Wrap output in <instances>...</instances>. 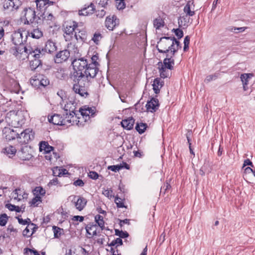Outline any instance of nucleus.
Segmentation results:
<instances>
[{"label": "nucleus", "mask_w": 255, "mask_h": 255, "mask_svg": "<svg viewBox=\"0 0 255 255\" xmlns=\"http://www.w3.org/2000/svg\"><path fill=\"white\" fill-rule=\"evenodd\" d=\"M159 106V101L156 98H152L145 105L146 111L151 113L155 112L158 109Z\"/></svg>", "instance_id": "obj_14"}, {"label": "nucleus", "mask_w": 255, "mask_h": 255, "mask_svg": "<svg viewBox=\"0 0 255 255\" xmlns=\"http://www.w3.org/2000/svg\"><path fill=\"white\" fill-rule=\"evenodd\" d=\"M101 38L102 35L100 33H95L92 38V40L95 43L98 44Z\"/></svg>", "instance_id": "obj_52"}, {"label": "nucleus", "mask_w": 255, "mask_h": 255, "mask_svg": "<svg viewBox=\"0 0 255 255\" xmlns=\"http://www.w3.org/2000/svg\"><path fill=\"white\" fill-rule=\"evenodd\" d=\"M53 149V147L49 145L46 141H41L39 143V150L40 151H44L47 153H50L51 151Z\"/></svg>", "instance_id": "obj_28"}, {"label": "nucleus", "mask_w": 255, "mask_h": 255, "mask_svg": "<svg viewBox=\"0 0 255 255\" xmlns=\"http://www.w3.org/2000/svg\"><path fill=\"white\" fill-rule=\"evenodd\" d=\"M53 175L54 176H61L68 174V172L66 169L63 168H60L57 166L55 167L52 169Z\"/></svg>", "instance_id": "obj_31"}, {"label": "nucleus", "mask_w": 255, "mask_h": 255, "mask_svg": "<svg viewBox=\"0 0 255 255\" xmlns=\"http://www.w3.org/2000/svg\"><path fill=\"white\" fill-rule=\"evenodd\" d=\"M97 225H88L86 227L87 233L89 235L94 236L97 234Z\"/></svg>", "instance_id": "obj_33"}, {"label": "nucleus", "mask_w": 255, "mask_h": 255, "mask_svg": "<svg viewBox=\"0 0 255 255\" xmlns=\"http://www.w3.org/2000/svg\"><path fill=\"white\" fill-rule=\"evenodd\" d=\"M184 12L186 15L192 16L195 14L194 11L191 10L190 8V3L188 2L184 6L183 9Z\"/></svg>", "instance_id": "obj_38"}, {"label": "nucleus", "mask_w": 255, "mask_h": 255, "mask_svg": "<svg viewBox=\"0 0 255 255\" xmlns=\"http://www.w3.org/2000/svg\"><path fill=\"white\" fill-rule=\"evenodd\" d=\"M71 38L83 44L87 39L86 31L84 29L80 30L77 27L73 37H72Z\"/></svg>", "instance_id": "obj_13"}, {"label": "nucleus", "mask_w": 255, "mask_h": 255, "mask_svg": "<svg viewBox=\"0 0 255 255\" xmlns=\"http://www.w3.org/2000/svg\"><path fill=\"white\" fill-rule=\"evenodd\" d=\"M74 185L76 186L82 187L84 185V182L81 179H78L74 181Z\"/></svg>", "instance_id": "obj_60"}, {"label": "nucleus", "mask_w": 255, "mask_h": 255, "mask_svg": "<svg viewBox=\"0 0 255 255\" xmlns=\"http://www.w3.org/2000/svg\"><path fill=\"white\" fill-rule=\"evenodd\" d=\"M247 165H250L251 167H253V163L249 159H246L244 161L243 166V168H245Z\"/></svg>", "instance_id": "obj_61"}, {"label": "nucleus", "mask_w": 255, "mask_h": 255, "mask_svg": "<svg viewBox=\"0 0 255 255\" xmlns=\"http://www.w3.org/2000/svg\"><path fill=\"white\" fill-rule=\"evenodd\" d=\"M38 77L40 78V82L41 87H45L49 84V80L45 76L38 74Z\"/></svg>", "instance_id": "obj_36"}, {"label": "nucleus", "mask_w": 255, "mask_h": 255, "mask_svg": "<svg viewBox=\"0 0 255 255\" xmlns=\"http://www.w3.org/2000/svg\"><path fill=\"white\" fill-rule=\"evenodd\" d=\"M23 49L24 50L21 52L23 48L22 49L18 48L16 50L15 56L17 58L22 60L28 58L30 55L34 57V59L31 60L30 62V68L31 70H35L41 64V62L39 58L43 55L42 53L43 50L41 49V50L40 49L32 47L31 46L24 47Z\"/></svg>", "instance_id": "obj_2"}, {"label": "nucleus", "mask_w": 255, "mask_h": 255, "mask_svg": "<svg viewBox=\"0 0 255 255\" xmlns=\"http://www.w3.org/2000/svg\"><path fill=\"white\" fill-rule=\"evenodd\" d=\"M188 22V21L186 20V19L184 16H180L178 19L179 27L187 26Z\"/></svg>", "instance_id": "obj_46"}, {"label": "nucleus", "mask_w": 255, "mask_h": 255, "mask_svg": "<svg viewBox=\"0 0 255 255\" xmlns=\"http://www.w3.org/2000/svg\"><path fill=\"white\" fill-rule=\"evenodd\" d=\"M41 202V198L39 196H35L34 198H33L30 203L31 205L36 206L39 204V203Z\"/></svg>", "instance_id": "obj_45"}, {"label": "nucleus", "mask_w": 255, "mask_h": 255, "mask_svg": "<svg viewBox=\"0 0 255 255\" xmlns=\"http://www.w3.org/2000/svg\"><path fill=\"white\" fill-rule=\"evenodd\" d=\"M53 229L54 234V237L55 238H58L61 235V229L55 226L53 227Z\"/></svg>", "instance_id": "obj_53"}, {"label": "nucleus", "mask_w": 255, "mask_h": 255, "mask_svg": "<svg viewBox=\"0 0 255 255\" xmlns=\"http://www.w3.org/2000/svg\"><path fill=\"white\" fill-rule=\"evenodd\" d=\"M115 234L122 238H127L128 236V234L127 232L119 231V230H115Z\"/></svg>", "instance_id": "obj_48"}, {"label": "nucleus", "mask_w": 255, "mask_h": 255, "mask_svg": "<svg viewBox=\"0 0 255 255\" xmlns=\"http://www.w3.org/2000/svg\"><path fill=\"white\" fill-rule=\"evenodd\" d=\"M78 27L77 23L75 21L67 22L64 25V37L66 41H69L73 37V32Z\"/></svg>", "instance_id": "obj_8"}, {"label": "nucleus", "mask_w": 255, "mask_h": 255, "mask_svg": "<svg viewBox=\"0 0 255 255\" xmlns=\"http://www.w3.org/2000/svg\"><path fill=\"white\" fill-rule=\"evenodd\" d=\"M17 114L18 111L14 110L10 111L6 114V120L8 119L9 122H10L11 124L15 125L18 120Z\"/></svg>", "instance_id": "obj_23"}, {"label": "nucleus", "mask_w": 255, "mask_h": 255, "mask_svg": "<svg viewBox=\"0 0 255 255\" xmlns=\"http://www.w3.org/2000/svg\"><path fill=\"white\" fill-rule=\"evenodd\" d=\"M153 25L154 27H155L156 29H158L161 27L164 26V21L161 17L159 16L154 20Z\"/></svg>", "instance_id": "obj_34"}, {"label": "nucleus", "mask_w": 255, "mask_h": 255, "mask_svg": "<svg viewBox=\"0 0 255 255\" xmlns=\"http://www.w3.org/2000/svg\"><path fill=\"white\" fill-rule=\"evenodd\" d=\"M34 138V133L31 129L27 128L19 133L18 141L21 143H27Z\"/></svg>", "instance_id": "obj_12"}, {"label": "nucleus", "mask_w": 255, "mask_h": 255, "mask_svg": "<svg viewBox=\"0 0 255 255\" xmlns=\"http://www.w3.org/2000/svg\"><path fill=\"white\" fill-rule=\"evenodd\" d=\"M5 150L6 153L9 155V157L13 156L16 153V150L14 146L9 145L5 148Z\"/></svg>", "instance_id": "obj_41"}, {"label": "nucleus", "mask_w": 255, "mask_h": 255, "mask_svg": "<svg viewBox=\"0 0 255 255\" xmlns=\"http://www.w3.org/2000/svg\"><path fill=\"white\" fill-rule=\"evenodd\" d=\"M124 168L123 164H118L116 165H111L108 167L109 170H111L114 172L119 171L120 170Z\"/></svg>", "instance_id": "obj_43"}, {"label": "nucleus", "mask_w": 255, "mask_h": 255, "mask_svg": "<svg viewBox=\"0 0 255 255\" xmlns=\"http://www.w3.org/2000/svg\"><path fill=\"white\" fill-rule=\"evenodd\" d=\"M28 31L26 30H24L21 29H18L17 30L14 31L11 35V38L12 43L16 46H19L18 47H15V51L13 53L14 55H15L16 53V50L18 48H20L22 49V48H24L25 46L22 45L23 43V42H25L27 39L28 36ZM28 46H26L25 47H28ZM24 50L23 49L21 52Z\"/></svg>", "instance_id": "obj_5"}, {"label": "nucleus", "mask_w": 255, "mask_h": 255, "mask_svg": "<svg viewBox=\"0 0 255 255\" xmlns=\"http://www.w3.org/2000/svg\"><path fill=\"white\" fill-rule=\"evenodd\" d=\"M72 64L74 70L72 77L73 81L72 89L80 96L87 97L89 94L86 85L91 79L96 77L99 69L94 64H89L84 58L74 59Z\"/></svg>", "instance_id": "obj_1"}, {"label": "nucleus", "mask_w": 255, "mask_h": 255, "mask_svg": "<svg viewBox=\"0 0 255 255\" xmlns=\"http://www.w3.org/2000/svg\"><path fill=\"white\" fill-rule=\"evenodd\" d=\"M168 57V55H167V57L163 60V63L159 62L158 64H159L160 66L171 70L173 69L174 60L172 58V56H171L170 57Z\"/></svg>", "instance_id": "obj_21"}, {"label": "nucleus", "mask_w": 255, "mask_h": 255, "mask_svg": "<svg viewBox=\"0 0 255 255\" xmlns=\"http://www.w3.org/2000/svg\"><path fill=\"white\" fill-rule=\"evenodd\" d=\"M71 118L73 117H68L64 116L62 117L59 114H54L50 118L48 117V121L54 125L65 126L68 124L72 125L71 122L73 121H72Z\"/></svg>", "instance_id": "obj_7"}, {"label": "nucleus", "mask_w": 255, "mask_h": 255, "mask_svg": "<svg viewBox=\"0 0 255 255\" xmlns=\"http://www.w3.org/2000/svg\"><path fill=\"white\" fill-rule=\"evenodd\" d=\"M18 223L20 224L25 225L28 224V223H30V220L29 219L27 218L26 220H23L22 218H20L19 217L17 218Z\"/></svg>", "instance_id": "obj_57"}, {"label": "nucleus", "mask_w": 255, "mask_h": 255, "mask_svg": "<svg viewBox=\"0 0 255 255\" xmlns=\"http://www.w3.org/2000/svg\"><path fill=\"white\" fill-rule=\"evenodd\" d=\"M76 103L74 102L69 101L67 102L66 104L65 105L64 111V113L63 114L64 116L65 117H73L71 118L72 125L76 124L78 125L79 121L77 120V114H76Z\"/></svg>", "instance_id": "obj_6"}, {"label": "nucleus", "mask_w": 255, "mask_h": 255, "mask_svg": "<svg viewBox=\"0 0 255 255\" xmlns=\"http://www.w3.org/2000/svg\"><path fill=\"white\" fill-rule=\"evenodd\" d=\"M108 0H99L98 4L102 7H106L108 4Z\"/></svg>", "instance_id": "obj_58"}, {"label": "nucleus", "mask_w": 255, "mask_h": 255, "mask_svg": "<svg viewBox=\"0 0 255 255\" xmlns=\"http://www.w3.org/2000/svg\"><path fill=\"white\" fill-rule=\"evenodd\" d=\"M134 120L132 118H129L128 119L123 120L121 122L122 127L128 130L133 128Z\"/></svg>", "instance_id": "obj_26"}, {"label": "nucleus", "mask_w": 255, "mask_h": 255, "mask_svg": "<svg viewBox=\"0 0 255 255\" xmlns=\"http://www.w3.org/2000/svg\"><path fill=\"white\" fill-rule=\"evenodd\" d=\"M163 82L161 81L160 78H156L153 81L152 84L153 90L155 94H158L160 92V88L162 87Z\"/></svg>", "instance_id": "obj_30"}, {"label": "nucleus", "mask_w": 255, "mask_h": 255, "mask_svg": "<svg viewBox=\"0 0 255 255\" xmlns=\"http://www.w3.org/2000/svg\"><path fill=\"white\" fill-rule=\"evenodd\" d=\"M69 41H71V42L68 44L67 50L70 51V54L72 56L75 58L79 57L80 56V47L82 44L72 38Z\"/></svg>", "instance_id": "obj_9"}, {"label": "nucleus", "mask_w": 255, "mask_h": 255, "mask_svg": "<svg viewBox=\"0 0 255 255\" xmlns=\"http://www.w3.org/2000/svg\"><path fill=\"white\" fill-rule=\"evenodd\" d=\"M20 5L18 0H5L3 3V8L12 11L17 9Z\"/></svg>", "instance_id": "obj_17"}, {"label": "nucleus", "mask_w": 255, "mask_h": 255, "mask_svg": "<svg viewBox=\"0 0 255 255\" xmlns=\"http://www.w3.org/2000/svg\"><path fill=\"white\" fill-rule=\"evenodd\" d=\"M25 17L24 24H38L43 20L42 13H38L33 8L31 7L25 8L24 10Z\"/></svg>", "instance_id": "obj_4"}, {"label": "nucleus", "mask_w": 255, "mask_h": 255, "mask_svg": "<svg viewBox=\"0 0 255 255\" xmlns=\"http://www.w3.org/2000/svg\"><path fill=\"white\" fill-rule=\"evenodd\" d=\"M122 245L123 241L120 238H117L116 240L112 241L110 244H109V246H114L115 245Z\"/></svg>", "instance_id": "obj_49"}, {"label": "nucleus", "mask_w": 255, "mask_h": 255, "mask_svg": "<svg viewBox=\"0 0 255 255\" xmlns=\"http://www.w3.org/2000/svg\"><path fill=\"white\" fill-rule=\"evenodd\" d=\"M102 194L109 199H111L114 196L113 194V190L111 189H105L104 188L102 191Z\"/></svg>", "instance_id": "obj_42"}, {"label": "nucleus", "mask_w": 255, "mask_h": 255, "mask_svg": "<svg viewBox=\"0 0 255 255\" xmlns=\"http://www.w3.org/2000/svg\"><path fill=\"white\" fill-rule=\"evenodd\" d=\"M36 11L38 13H42V18H45V10L49 5L53 4V2L50 1L49 0H36Z\"/></svg>", "instance_id": "obj_11"}, {"label": "nucleus", "mask_w": 255, "mask_h": 255, "mask_svg": "<svg viewBox=\"0 0 255 255\" xmlns=\"http://www.w3.org/2000/svg\"><path fill=\"white\" fill-rule=\"evenodd\" d=\"M116 2L118 9H123L125 7L124 0H116Z\"/></svg>", "instance_id": "obj_50"}, {"label": "nucleus", "mask_w": 255, "mask_h": 255, "mask_svg": "<svg viewBox=\"0 0 255 255\" xmlns=\"http://www.w3.org/2000/svg\"><path fill=\"white\" fill-rule=\"evenodd\" d=\"M119 24V20L115 15L107 17L105 21L106 26L110 30H113Z\"/></svg>", "instance_id": "obj_16"}, {"label": "nucleus", "mask_w": 255, "mask_h": 255, "mask_svg": "<svg viewBox=\"0 0 255 255\" xmlns=\"http://www.w3.org/2000/svg\"><path fill=\"white\" fill-rule=\"evenodd\" d=\"M30 83L32 86L35 88H40L41 87L40 78L38 77V75L33 76L30 79Z\"/></svg>", "instance_id": "obj_35"}, {"label": "nucleus", "mask_w": 255, "mask_h": 255, "mask_svg": "<svg viewBox=\"0 0 255 255\" xmlns=\"http://www.w3.org/2000/svg\"><path fill=\"white\" fill-rule=\"evenodd\" d=\"M17 129H13L9 128L5 129V137L8 140H11L14 139L19 138V133L17 131Z\"/></svg>", "instance_id": "obj_19"}, {"label": "nucleus", "mask_w": 255, "mask_h": 255, "mask_svg": "<svg viewBox=\"0 0 255 255\" xmlns=\"http://www.w3.org/2000/svg\"><path fill=\"white\" fill-rule=\"evenodd\" d=\"M95 219L96 222L98 224V226L101 228V230H104L105 227L103 217L100 215H97L95 216Z\"/></svg>", "instance_id": "obj_37"}, {"label": "nucleus", "mask_w": 255, "mask_h": 255, "mask_svg": "<svg viewBox=\"0 0 255 255\" xmlns=\"http://www.w3.org/2000/svg\"><path fill=\"white\" fill-rule=\"evenodd\" d=\"M28 35L31 36L33 38L39 39L43 35L42 31L39 28L33 29L30 32H28Z\"/></svg>", "instance_id": "obj_32"}, {"label": "nucleus", "mask_w": 255, "mask_h": 255, "mask_svg": "<svg viewBox=\"0 0 255 255\" xmlns=\"http://www.w3.org/2000/svg\"><path fill=\"white\" fill-rule=\"evenodd\" d=\"M19 156H20V158L22 159L23 160H29L32 157V155L30 154H27L25 156H24V153H23L22 150Z\"/></svg>", "instance_id": "obj_55"}, {"label": "nucleus", "mask_w": 255, "mask_h": 255, "mask_svg": "<svg viewBox=\"0 0 255 255\" xmlns=\"http://www.w3.org/2000/svg\"><path fill=\"white\" fill-rule=\"evenodd\" d=\"M98 59V56L96 55L92 56L91 58L92 62L89 64H94L96 67H97V65H98V63L97 62V60Z\"/></svg>", "instance_id": "obj_59"}, {"label": "nucleus", "mask_w": 255, "mask_h": 255, "mask_svg": "<svg viewBox=\"0 0 255 255\" xmlns=\"http://www.w3.org/2000/svg\"><path fill=\"white\" fill-rule=\"evenodd\" d=\"M95 108L94 107L91 108L87 106H85L81 108L79 110V112L81 113V116L84 118L85 120H87V118H89L90 115L93 116L95 113Z\"/></svg>", "instance_id": "obj_18"}, {"label": "nucleus", "mask_w": 255, "mask_h": 255, "mask_svg": "<svg viewBox=\"0 0 255 255\" xmlns=\"http://www.w3.org/2000/svg\"><path fill=\"white\" fill-rule=\"evenodd\" d=\"M70 51L67 49L59 51L55 57V61L57 63H61L66 61L70 57Z\"/></svg>", "instance_id": "obj_15"}, {"label": "nucleus", "mask_w": 255, "mask_h": 255, "mask_svg": "<svg viewBox=\"0 0 255 255\" xmlns=\"http://www.w3.org/2000/svg\"><path fill=\"white\" fill-rule=\"evenodd\" d=\"M173 30H174L175 34L178 38L180 39L183 36V32L182 30L179 28Z\"/></svg>", "instance_id": "obj_54"}, {"label": "nucleus", "mask_w": 255, "mask_h": 255, "mask_svg": "<svg viewBox=\"0 0 255 255\" xmlns=\"http://www.w3.org/2000/svg\"><path fill=\"white\" fill-rule=\"evenodd\" d=\"M243 177L247 181L254 180L255 179V170H254L251 167H245Z\"/></svg>", "instance_id": "obj_20"}, {"label": "nucleus", "mask_w": 255, "mask_h": 255, "mask_svg": "<svg viewBox=\"0 0 255 255\" xmlns=\"http://www.w3.org/2000/svg\"><path fill=\"white\" fill-rule=\"evenodd\" d=\"M158 66L160 76L162 78H167L171 75L170 70L160 66L159 64H158Z\"/></svg>", "instance_id": "obj_29"}, {"label": "nucleus", "mask_w": 255, "mask_h": 255, "mask_svg": "<svg viewBox=\"0 0 255 255\" xmlns=\"http://www.w3.org/2000/svg\"><path fill=\"white\" fill-rule=\"evenodd\" d=\"M5 207L10 211H14L15 210L16 206L11 204H6Z\"/></svg>", "instance_id": "obj_64"}, {"label": "nucleus", "mask_w": 255, "mask_h": 255, "mask_svg": "<svg viewBox=\"0 0 255 255\" xmlns=\"http://www.w3.org/2000/svg\"><path fill=\"white\" fill-rule=\"evenodd\" d=\"M36 225L33 223H28L26 228L23 231V235L24 236L30 237L34 232Z\"/></svg>", "instance_id": "obj_25"}, {"label": "nucleus", "mask_w": 255, "mask_h": 255, "mask_svg": "<svg viewBox=\"0 0 255 255\" xmlns=\"http://www.w3.org/2000/svg\"><path fill=\"white\" fill-rule=\"evenodd\" d=\"M253 74L250 73H244L241 75V79L243 83V89L244 91L248 89L247 85L248 84L249 79L253 77Z\"/></svg>", "instance_id": "obj_27"}, {"label": "nucleus", "mask_w": 255, "mask_h": 255, "mask_svg": "<svg viewBox=\"0 0 255 255\" xmlns=\"http://www.w3.org/2000/svg\"><path fill=\"white\" fill-rule=\"evenodd\" d=\"M147 125L144 123L137 124L135 127V129L139 132L141 134L143 133L147 128Z\"/></svg>", "instance_id": "obj_39"}, {"label": "nucleus", "mask_w": 255, "mask_h": 255, "mask_svg": "<svg viewBox=\"0 0 255 255\" xmlns=\"http://www.w3.org/2000/svg\"><path fill=\"white\" fill-rule=\"evenodd\" d=\"M95 9V8L94 5L91 3L87 7H85L83 9L79 10L78 14L79 15H88L92 14L94 12Z\"/></svg>", "instance_id": "obj_24"}, {"label": "nucleus", "mask_w": 255, "mask_h": 255, "mask_svg": "<svg viewBox=\"0 0 255 255\" xmlns=\"http://www.w3.org/2000/svg\"><path fill=\"white\" fill-rule=\"evenodd\" d=\"M190 43V37L189 36L187 35L186 36L184 40V51H186L187 49L189 47V45Z\"/></svg>", "instance_id": "obj_51"}, {"label": "nucleus", "mask_w": 255, "mask_h": 255, "mask_svg": "<svg viewBox=\"0 0 255 255\" xmlns=\"http://www.w3.org/2000/svg\"><path fill=\"white\" fill-rule=\"evenodd\" d=\"M89 177L93 179H97L99 177L98 174L95 171H90L89 173Z\"/></svg>", "instance_id": "obj_56"}, {"label": "nucleus", "mask_w": 255, "mask_h": 255, "mask_svg": "<svg viewBox=\"0 0 255 255\" xmlns=\"http://www.w3.org/2000/svg\"><path fill=\"white\" fill-rule=\"evenodd\" d=\"M216 78H217V76L215 75H208L206 77L205 81L210 82L213 79H216Z\"/></svg>", "instance_id": "obj_62"}, {"label": "nucleus", "mask_w": 255, "mask_h": 255, "mask_svg": "<svg viewBox=\"0 0 255 255\" xmlns=\"http://www.w3.org/2000/svg\"><path fill=\"white\" fill-rule=\"evenodd\" d=\"M156 47L159 53H166L170 50L174 55L181 46L174 37H162L158 42Z\"/></svg>", "instance_id": "obj_3"}, {"label": "nucleus", "mask_w": 255, "mask_h": 255, "mask_svg": "<svg viewBox=\"0 0 255 255\" xmlns=\"http://www.w3.org/2000/svg\"><path fill=\"white\" fill-rule=\"evenodd\" d=\"M73 221H79L80 222H82L84 220V217L83 216H74L72 218Z\"/></svg>", "instance_id": "obj_63"}, {"label": "nucleus", "mask_w": 255, "mask_h": 255, "mask_svg": "<svg viewBox=\"0 0 255 255\" xmlns=\"http://www.w3.org/2000/svg\"><path fill=\"white\" fill-rule=\"evenodd\" d=\"M56 48L55 43L52 40H49L46 42L44 49H42L43 50L42 53L43 55L45 52L51 53L56 51Z\"/></svg>", "instance_id": "obj_22"}, {"label": "nucleus", "mask_w": 255, "mask_h": 255, "mask_svg": "<svg viewBox=\"0 0 255 255\" xmlns=\"http://www.w3.org/2000/svg\"><path fill=\"white\" fill-rule=\"evenodd\" d=\"M115 202L118 208H124L125 207L123 200L118 197L115 198Z\"/></svg>", "instance_id": "obj_47"}, {"label": "nucleus", "mask_w": 255, "mask_h": 255, "mask_svg": "<svg viewBox=\"0 0 255 255\" xmlns=\"http://www.w3.org/2000/svg\"><path fill=\"white\" fill-rule=\"evenodd\" d=\"M74 207L79 211H81L87 204V200L80 196L72 195L69 197Z\"/></svg>", "instance_id": "obj_10"}, {"label": "nucleus", "mask_w": 255, "mask_h": 255, "mask_svg": "<svg viewBox=\"0 0 255 255\" xmlns=\"http://www.w3.org/2000/svg\"><path fill=\"white\" fill-rule=\"evenodd\" d=\"M8 217L5 214H3L0 216V226H4L7 222Z\"/></svg>", "instance_id": "obj_44"}, {"label": "nucleus", "mask_w": 255, "mask_h": 255, "mask_svg": "<svg viewBox=\"0 0 255 255\" xmlns=\"http://www.w3.org/2000/svg\"><path fill=\"white\" fill-rule=\"evenodd\" d=\"M35 196H43L45 194V190L40 186L36 187L33 191Z\"/></svg>", "instance_id": "obj_40"}]
</instances>
